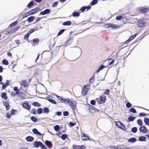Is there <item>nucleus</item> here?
<instances>
[{"mask_svg": "<svg viewBox=\"0 0 149 149\" xmlns=\"http://www.w3.org/2000/svg\"><path fill=\"white\" fill-rule=\"evenodd\" d=\"M104 27L106 28L110 27L113 29L119 28L120 27L119 26L116 25L111 24H109L104 25Z\"/></svg>", "mask_w": 149, "mask_h": 149, "instance_id": "nucleus-1", "label": "nucleus"}, {"mask_svg": "<svg viewBox=\"0 0 149 149\" xmlns=\"http://www.w3.org/2000/svg\"><path fill=\"white\" fill-rule=\"evenodd\" d=\"M69 104L74 111L76 109V105L77 103L75 101L70 100L69 103Z\"/></svg>", "mask_w": 149, "mask_h": 149, "instance_id": "nucleus-2", "label": "nucleus"}, {"mask_svg": "<svg viewBox=\"0 0 149 149\" xmlns=\"http://www.w3.org/2000/svg\"><path fill=\"white\" fill-rule=\"evenodd\" d=\"M137 23L139 27H143L146 24V22L144 21V19H140L139 20Z\"/></svg>", "mask_w": 149, "mask_h": 149, "instance_id": "nucleus-3", "label": "nucleus"}, {"mask_svg": "<svg viewBox=\"0 0 149 149\" xmlns=\"http://www.w3.org/2000/svg\"><path fill=\"white\" fill-rule=\"evenodd\" d=\"M89 105V107L88 108V110L90 112L92 113H94L95 112H97L98 111V110L94 107Z\"/></svg>", "mask_w": 149, "mask_h": 149, "instance_id": "nucleus-4", "label": "nucleus"}, {"mask_svg": "<svg viewBox=\"0 0 149 149\" xmlns=\"http://www.w3.org/2000/svg\"><path fill=\"white\" fill-rule=\"evenodd\" d=\"M51 10L49 9H46L44 11L41 12L40 14L41 15H45L49 14L51 12Z\"/></svg>", "mask_w": 149, "mask_h": 149, "instance_id": "nucleus-5", "label": "nucleus"}, {"mask_svg": "<svg viewBox=\"0 0 149 149\" xmlns=\"http://www.w3.org/2000/svg\"><path fill=\"white\" fill-rule=\"evenodd\" d=\"M39 10L38 8H35L28 12L30 15H32L37 13Z\"/></svg>", "mask_w": 149, "mask_h": 149, "instance_id": "nucleus-6", "label": "nucleus"}, {"mask_svg": "<svg viewBox=\"0 0 149 149\" xmlns=\"http://www.w3.org/2000/svg\"><path fill=\"white\" fill-rule=\"evenodd\" d=\"M86 85L84 86L81 91V94L82 95H86L87 93L88 90V88L86 87Z\"/></svg>", "mask_w": 149, "mask_h": 149, "instance_id": "nucleus-7", "label": "nucleus"}, {"mask_svg": "<svg viewBox=\"0 0 149 149\" xmlns=\"http://www.w3.org/2000/svg\"><path fill=\"white\" fill-rule=\"evenodd\" d=\"M23 106L27 110H29L31 109V106L27 102H25L23 104Z\"/></svg>", "mask_w": 149, "mask_h": 149, "instance_id": "nucleus-8", "label": "nucleus"}, {"mask_svg": "<svg viewBox=\"0 0 149 149\" xmlns=\"http://www.w3.org/2000/svg\"><path fill=\"white\" fill-rule=\"evenodd\" d=\"M106 97L104 95V96H101L100 97V99L99 101V103L100 104H102L105 102Z\"/></svg>", "mask_w": 149, "mask_h": 149, "instance_id": "nucleus-9", "label": "nucleus"}, {"mask_svg": "<svg viewBox=\"0 0 149 149\" xmlns=\"http://www.w3.org/2000/svg\"><path fill=\"white\" fill-rule=\"evenodd\" d=\"M42 142L39 141H35L34 143V146L36 148H38L40 146Z\"/></svg>", "mask_w": 149, "mask_h": 149, "instance_id": "nucleus-10", "label": "nucleus"}, {"mask_svg": "<svg viewBox=\"0 0 149 149\" xmlns=\"http://www.w3.org/2000/svg\"><path fill=\"white\" fill-rule=\"evenodd\" d=\"M32 132L34 134H37L39 136L42 135L43 136L44 135V134H41L40 132L38 131L37 129L36 128H34L32 130Z\"/></svg>", "mask_w": 149, "mask_h": 149, "instance_id": "nucleus-11", "label": "nucleus"}, {"mask_svg": "<svg viewBox=\"0 0 149 149\" xmlns=\"http://www.w3.org/2000/svg\"><path fill=\"white\" fill-rule=\"evenodd\" d=\"M10 84L9 81L8 80H6V81L5 84H3L2 85V89H4L6 88V87L8 86Z\"/></svg>", "mask_w": 149, "mask_h": 149, "instance_id": "nucleus-12", "label": "nucleus"}, {"mask_svg": "<svg viewBox=\"0 0 149 149\" xmlns=\"http://www.w3.org/2000/svg\"><path fill=\"white\" fill-rule=\"evenodd\" d=\"M7 101H5L3 102V105L5 106L6 110H8L9 109L10 107L8 102H7Z\"/></svg>", "mask_w": 149, "mask_h": 149, "instance_id": "nucleus-13", "label": "nucleus"}, {"mask_svg": "<svg viewBox=\"0 0 149 149\" xmlns=\"http://www.w3.org/2000/svg\"><path fill=\"white\" fill-rule=\"evenodd\" d=\"M82 139L83 141H88L89 139V136L84 134H82Z\"/></svg>", "mask_w": 149, "mask_h": 149, "instance_id": "nucleus-14", "label": "nucleus"}, {"mask_svg": "<svg viewBox=\"0 0 149 149\" xmlns=\"http://www.w3.org/2000/svg\"><path fill=\"white\" fill-rule=\"evenodd\" d=\"M45 143L46 145L49 147L50 148H51L52 147V144L51 141L48 140H46L45 141Z\"/></svg>", "mask_w": 149, "mask_h": 149, "instance_id": "nucleus-15", "label": "nucleus"}, {"mask_svg": "<svg viewBox=\"0 0 149 149\" xmlns=\"http://www.w3.org/2000/svg\"><path fill=\"white\" fill-rule=\"evenodd\" d=\"M21 85L24 86V87L28 86V84L26 80H23L20 83Z\"/></svg>", "mask_w": 149, "mask_h": 149, "instance_id": "nucleus-16", "label": "nucleus"}, {"mask_svg": "<svg viewBox=\"0 0 149 149\" xmlns=\"http://www.w3.org/2000/svg\"><path fill=\"white\" fill-rule=\"evenodd\" d=\"M114 149H127V148L123 145H120L118 147L115 146Z\"/></svg>", "mask_w": 149, "mask_h": 149, "instance_id": "nucleus-17", "label": "nucleus"}, {"mask_svg": "<svg viewBox=\"0 0 149 149\" xmlns=\"http://www.w3.org/2000/svg\"><path fill=\"white\" fill-rule=\"evenodd\" d=\"M26 140L29 142H31L34 140V138L31 136L26 137Z\"/></svg>", "mask_w": 149, "mask_h": 149, "instance_id": "nucleus-18", "label": "nucleus"}, {"mask_svg": "<svg viewBox=\"0 0 149 149\" xmlns=\"http://www.w3.org/2000/svg\"><path fill=\"white\" fill-rule=\"evenodd\" d=\"M70 100L68 98H66L65 99L64 98H63L61 100V102H63L65 103H69Z\"/></svg>", "mask_w": 149, "mask_h": 149, "instance_id": "nucleus-19", "label": "nucleus"}, {"mask_svg": "<svg viewBox=\"0 0 149 149\" xmlns=\"http://www.w3.org/2000/svg\"><path fill=\"white\" fill-rule=\"evenodd\" d=\"M123 124L120 121H116V125L119 128H120L121 127V126L123 125Z\"/></svg>", "mask_w": 149, "mask_h": 149, "instance_id": "nucleus-20", "label": "nucleus"}, {"mask_svg": "<svg viewBox=\"0 0 149 149\" xmlns=\"http://www.w3.org/2000/svg\"><path fill=\"white\" fill-rule=\"evenodd\" d=\"M35 17L34 16H31L27 18V21L29 22H31L35 19Z\"/></svg>", "mask_w": 149, "mask_h": 149, "instance_id": "nucleus-21", "label": "nucleus"}, {"mask_svg": "<svg viewBox=\"0 0 149 149\" xmlns=\"http://www.w3.org/2000/svg\"><path fill=\"white\" fill-rule=\"evenodd\" d=\"M128 141L129 142L133 143L135 142L136 141V139L135 138H131L128 139Z\"/></svg>", "mask_w": 149, "mask_h": 149, "instance_id": "nucleus-22", "label": "nucleus"}, {"mask_svg": "<svg viewBox=\"0 0 149 149\" xmlns=\"http://www.w3.org/2000/svg\"><path fill=\"white\" fill-rule=\"evenodd\" d=\"M72 15L73 17H78L80 15V13L78 12H74L72 14Z\"/></svg>", "mask_w": 149, "mask_h": 149, "instance_id": "nucleus-23", "label": "nucleus"}, {"mask_svg": "<svg viewBox=\"0 0 149 149\" xmlns=\"http://www.w3.org/2000/svg\"><path fill=\"white\" fill-rule=\"evenodd\" d=\"M72 22L70 21H68L65 22H64L63 23V25L64 26H70L71 25Z\"/></svg>", "mask_w": 149, "mask_h": 149, "instance_id": "nucleus-24", "label": "nucleus"}, {"mask_svg": "<svg viewBox=\"0 0 149 149\" xmlns=\"http://www.w3.org/2000/svg\"><path fill=\"white\" fill-rule=\"evenodd\" d=\"M1 96L2 98L4 99L5 100H6L7 99V96L6 93H2Z\"/></svg>", "mask_w": 149, "mask_h": 149, "instance_id": "nucleus-25", "label": "nucleus"}, {"mask_svg": "<svg viewBox=\"0 0 149 149\" xmlns=\"http://www.w3.org/2000/svg\"><path fill=\"white\" fill-rule=\"evenodd\" d=\"M104 65L102 64L99 67V68L96 70V72L97 73H98L100 70L104 68Z\"/></svg>", "mask_w": 149, "mask_h": 149, "instance_id": "nucleus-26", "label": "nucleus"}, {"mask_svg": "<svg viewBox=\"0 0 149 149\" xmlns=\"http://www.w3.org/2000/svg\"><path fill=\"white\" fill-rule=\"evenodd\" d=\"M135 117L133 116H130L127 119V120L129 121H132L135 119Z\"/></svg>", "mask_w": 149, "mask_h": 149, "instance_id": "nucleus-27", "label": "nucleus"}, {"mask_svg": "<svg viewBox=\"0 0 149 149\" xmlns=\"http://www.w3.org/2000/svg\"><path fill=\"white\" fill-rule=\"evenodd\" d=\"M140 10L142 13H144L147 12L148 11V10L147 8H143L141 9Z\"/></svg>", "mask_w": 149, "mask_h": 149, "instance_id": "nucleus-28", "label": "nucleus"}, {"mask_svg": "<svg viewBox=\"0 0 149 149\" xmlns=\"http://www.w3.org/2000/svg\"><path fill=\"white\" fill-rule=\"evenodd\" d=\"M43 111L45 113H48L49 112V109L48 108L45 107L43 109Z\"/></svg>", "mask_w": 149, "mask_h": 149, "instance_id": "nucleus-29", "label": "nucleus"}, {"mask_svg": "<svg viewBox=\"0 0 149 149\" xmlns=\"http://www.w3.org/2000/svg\"><path fill=\"white\" fill-rule=\"evenodd\" d=\"M20 26H17L16 27L14 28V29H12L11 30V32L13 33L19 29L20 28Z\"/></svg>", "mask_w": 149, "mask_h": 149, "instance_id": "nucleus-30", "label": "nucleus"}, {"mask_svg": "<svg viewBox=\"0 0 149 149\" xmlns=\"http://www.w3.org/2000/svg\"><path fill=\"white\" fill-rule=\"evenodd\" d=\"M144 121L146 125H149V119L146 118H144Z\"/></svg>", "mask_w": 149, "mask_h": 149, "instance_id": "nucleus-31", "label": "nucleus"}, {"mask_svg": "<svg viewBox=\"0 0 149 149\" xmlns=\"http://www.w3.org/2000/svg\"><path fill=\"white\" fill-rule=\"evenodd\" d=\"M97 0H93L90 3L91 6H94L97 3Z\"/></svg>", "mask_w": 149, "mask_h": 149, "instance_id": "nucleus-32", "label": "nucleus"}, {"mask_svg": "<svg viewBox=\"0 0 149 149\" xmlns=\"http://www.w3.org/2000/svg\"><path fill=\"white\" fill-rule=\"evenodd\" d=\"M146 138L144 136H140L139 138V140L140 141H145Z\"/></svg>", "mask_w": 149, "mask_h": 149, "instance_id": "nucleus-33", "label": "nucleus"}, {"mask_svg": "<svg viewBox=\"0 0 149 149\" xmlns=\"http://www.w3.org/2000/svg\"><path fill=\"white\" fill-rule=\"evenodd\" d=\"M43 110L41 108H39L38 109L37 111V113L38 114H40L42 113Z\"/></svg>", "mask_w": 149, "mask_h": 149, "instance_id": "nucleus-34", "label": "nucleus"}, {"mask_svg": "<svg viewBox=\"0 0 149 149\" xmlns=\"http://www.w3.org/2000/svg\"><path fill=\"white\" fill-rule=\"evenodd\" d=\"M31 119L34 123H36L38 121L37 119L34 116H32L31 117Z\"/></svg>", "mask_w": 149, "mask_h": 149, "instance_id": "nucleus-35", "label": "nucleus"}, {"mask_svg": "<svg viewBox=\"0 0 149 149\" xmlns=\"http://www.w3.org/2000/svg\"><path fill=\"white\" fill-rule=\"evenodd\" d=\"M76 48V50L80 54V56H81L82 54V50L81 49L78 47H77Z\"/></svg>", "mask_w": 149, "mask_h": 149, "instance_id": "nucleus-36", "label": "nucleus"}, {"mask_svg": "<svg viewBox=\"0 0 149 149\" xmlns=\"http://www.w3.org/2000/svg\"><path fill=\"white\" fill-rule=\"evenodd\" d=\"M13 90L16 92V94L18 95L19 94V90L17 87H15L13 88Z\"/></svg>", "mask_w": 149, "mask_h": 149, "instance_id": "nucleus-37", "label": "nucleus"}, {"mask_svg": "<svg viewBox=\"0 0 149 149\" xmlns=\"http://www.w3.org/2000/svg\"><path fill=\"white\" fill-rule=\"evenodd\" d=\"M54 129L55 131L58 132L60 129L59 125H56L54 127Z\"/></svg>", "mask_w": 149, "mask_h": 149, "instance_id": "nucleus-38", "label": "nucleus"}, {"mask_svg": "<svg viewBox=\"0 0 149 149\" xmlns=\"http://www.w3.org/2000/svg\"><path fill=\"white\" fill-rule=\"evenodd\" d=\"M137 130V129L136 127H134L131 129V131L133 133H136Z\"/></svg>", "mask_w": 149, "mask_h": 149, "instance_id": "nucleus-39", "label": "nucleus"}, {"mask_svg": "<svg viewBox=\"0 0 149 149\" xmlns=\"http://www.w3.org/2000/svg\"><path fill=\"white\" fill-rule=\"evenodd\" d=\"M33 105L35 106L40 107L41 106V105L40 104L37 102H34L33 103Z\"/></svg>", "mask_w": 149, "mask_h": 149, "instance_id": "nucleus-40", "label": "nucleus"}, {"mask_svg": "<svg viewBox=\"0 0 149 149\" xmlns=\"http://www.w3.org/2000/svg\"><path fill=\"white\" fill-rule=\"evenodd\" d=\"M142 131L143 132V133H145L147 132V129L146 127L145 126H142Z\"/></svg>", "mask_w": 149, "mask_h": 149, "instance_id": "nucleus-41", "label": "nucleus"}, {"mask_svg": "<svg viewBox=\"0 0 149 149\" xmlns=\"http://www.w3.org/2000/svg\"><path fill=\"white\" fill-rule=\"evenodd\" d=\"M68 137L67 135L65 134H63L61 137V139L63 140H64Z\"/></svg>", "mask_w": 149, "mask_h": 149, "instance_id": "nucleus-42", "label": "nucleus"}, {"mask_svg": "<svg viewBox=\"0 0 149 149\" xmlns=\"http://www.w3.org/2000/svg\"><path fill=\"white\" fill-rule=\"evenodd\" d=\"M17 24V21H16L15 22H13L11 24L9 25V27H11L15 26Z\"/></svg>", "mask_w": 149, "mask_h": 149, "instance_id": "nucleus-43", "label": "nucleus"}, {"mask_svg": "<svg viewBox=\"0 0 149 149\" xmlns=\"http://www.w3.org/2000/svg\"><path fill=\"white\" fill-rule=\"evenodd\" d=\"M2 63L3 64L6 65H7L8 64V61L6 59H3V60Z\"/></svg>", "mask_w": 149, "mask_h": 149, "instance_id": "nucleus-44", "label": "nucleus"}, {"mask_svg": "<svg viewBox=\"0 0 149 149\" xmlns=\"http://www.w3.org/2000/svg\"><path fill=\"white\" fill-rule=\"evenodd\" d=\"M33 3L32 1H30L27 5V6L28 8H30L33 5Z\"/></svg>", "mask_w": 149, "mask_h": 149, "instance_id": "nucleus-45", "label": "nucleus"}, {"mask_svg": "<svg viewBox=\"0 0 149 149\" xmlns=\"http://www.w3.org/2000/svg\"><path fill=\"white\" fill-rule=\"evenodd\" d=\"M48 100L50 102L53 104H56L57 103L54 100L49 99H48Z\"/></svg>", "mask_w": 149, "mask_h": 149, "instance_id": "nucleus-46", "label": "nucleus"}, {"mask_svg": "<svg viewBox=\"0 0 149 149\" xmlns=\"http://www.w3.org/2000/svg\"><path fill=\"white\" fill-rule=\"evenodd\" d=\"M120 128L121 129V130H123V131H124L125 132H127V130H126V129L125 128V126L123 124V125L121 126V127H120Z\"/></svg>", "mask_w": 149, "mask_h": 149, "instance_id": "nucleus-47", "label": "nucleus"}, {"mask_svg": "<svg viewBox=\"0 0 149 149\" xmlns=\"http://www.w3.org/2000/svg\"><path fill=\"white\" fill-rule=\"evenodd\" d=\"M65 31V29H62L58 33L57 35L59 36L61 35Z\"/></svg>", "mask_w": 149, "mask_h": 149, "instance_id": "nucleus-48", "label": "nucleus"}, {"mask_svg": "<svg viewBox=\"0 0 149 149\" xmlns=\"http://www.w3.org/2000/svg\"><path fill=\"white\" fill-rule=\"evenodd\" d=\"M130 111L133 113H136V111L135 109L133 108H131L130 109Z\"/></svg>", "mask_w": 149, "mask_h": 149, "instance_id": "nucleus-49", "label": "nucleus"}, {"mask_svg": "<svg viewBox=\"0 0 149 149\" xmlns=\"http://www.w3.org/2000/svg\"><path fill=\"white\" fill-rule=\"evenodd\" d=\"M137 124L141 126L142 125V122L140 119H138L137 121Z\"/></svg>", "mask_w": 149, "mask_h": 149, "instance_id": "nucleus-50", "label": "nucleus"}, {"mask_svg": "<svg viewBox=\"0 0 149 149\" xmlns=\"http://www.w3.org/2000/svg\"><path fill=\"white\" fill-rule=\"evenodd\" d=\"M126 107L127 108H130L132 107V104L129 102H127L126 104Z\"/></svg>", "mask_w": 149, "mask_h": 149, "instance_id": "nucleus-51", "label": "nucleus"}, {"mask_svg": "<svg viewBox=\"0 0 149 149\" xmlns=\"http://www.w3.org/2000/svg\"><path fill=\"white\" fill-rule=\"evenodd\" d=\"M17 110H16L13 109L11 112V114L12 115H14L15 114V112H17Z\"/></svg>", "mask_w": 149, "mask_h": 149, "instance_id": "nucleus-52", "label": "nucleus"}, {"mask_svg": "<svg viewBox=\"0 0 149 149\" xmlns=\"http://www.w3.org/2000/svg\"><path fill=\"white\" fill-rule=\"evenodd\" d=\"M39 41V40L38 38L34 39L33 40V42L34 43H36L38 42Z\"/></svg>", "mask_w": 149, "mask_h": 149, "instance_id": "nucleus-53", "label": "nucleus"}, {"mask_svg": "<svg viewBox=\"0 0 149 149\" xmlns=\"http://www.w3.org/2000/svg\"><path fill=\"white\" fill-rule=\"evenodd\" d=\"M94 76L92 77L89 79V82L90 83H93L94 82Z\"/></svg>", "mask_w": 149, "mask_h": 149, "instance_id": "nucleus-54", "label": "nucleus"}, {"mask_svg": "<svg viewBox=\"0 0 149 149\" xmlns=\"http://www.w3.org/2000/svg\"><path fill=\"white\" fill-rule=\"evenodd\" d=\"M76 125V123H72V122H70L69 123V126L70 127H72L74 125Z\"/></svg>", "mask_w": 149, "mask_h": 149, "instance_id": "nucleus-55", "label": "nucleus"}, {"mask_svg": "<svg viewBox=\"0 0 149 149\" xmlns=\"http://www.w3.org/2000/svg\"><path fill=\"white\" fill-rule=\"evenodd\" d=\"M86 7H85V6H83L80 8V10L81 11V12H83L86 10Z\"/></svg>", "mask_w": 149, "mask_h": 149, "instance_id": "nucleus-56", "label": "nucleus"}, {"mask_svg": "<svg viewBox=\"0 0 149 149\" xmlns=\"http://www.w3.org/2000/svg\"><path fill=\"white\" fill-rule=\"evenodd\" d=\"M69 114V112L68 111H65L63 112V115L64 116H67Z\"/></svg>", "mask_w": 149, "mask_h": 149, "instance_id": "nucleus-57", "label": "nucleus"}, {"mask_svg": "<svg viewBox=\"0 0 149 149\" xmlns=\"http://www.w3.org/2000/svg\"><path fill=\"white\" fill-rule=\"evenodd\" d=\"M41 148L42 149H47L46 147L42 143L40 146Z\"/></svg>", "mask_w": 149, "mask_h": 149, "instance_id": "nucleus-58", "label": "nucleus"}, {"mask_svg": "<svg viewBox=\"0 0 149 149\" xmlns=\"http://www.w3.org/2000/svg\"><path fill=\"white\" fill-rule=\"evenodd\" d=\"M122 18V15H119V16H116V19L117 20H120Z\"/></svg>", "mask_w": 149, "mask_h": 149, "instance_id": "nucleus-59", "label": "nucleus"}, {"mask_svg": "<svg viewBox=\"0 0 149 149\" xmlns=\"http://www.w3.org/2000/svg\"><path fill=\"white\" fill-rule=\"evenodd\" d=\"M29 15H30L29 14V12H28L27 13H26V14H25L23 15V18H25V17H28V16H29Z\"/></svg>", "mask_w": 149, "mask_h": 149, "instance_id": "nucleus-60", "label": "nucleus"}, {"mask_svg": "<svg viewBox=\"0 0 149 149\" xmlns=\"http://www.w3.org/2000/svg\"><path fill=\"white\" fill-rule=\"evenodd\" d=\"M146 114L144 112H142L139 113V115L140 116H146Z\"/></svg>", "mask_w": 149, "mask_h": 149, "instance_id": "nucleus-61", "label": "nucleus"}, {"mask_svg": "<svg viewBox=\"0 0 149 149\" xmlns=\"http://www.w3.org/2000/svg\"><path fill=\"white\" fill-rule=\"evenodd\" d=\"M31 113H33L34 114H36V110L35 109H32L31 110Z\"/></svg>", "mask_w": 149, "mask_h": 149, "instance_id": "nucleus-62", "label": "nucleus"}, {"mask_svg": "<svg viewBox=\"0 0 149 149\" xmlns=\"http://www.w3.org/2000/svg\"><path fill=\"white\" fill-rule=\"evenodd\" d=\"M95 100H92L90 102L91 104L92 105H94L95 103Z\"/></svg>", "mask_w": 149, "mask_h": 149, "instance_id": "nucleus-63", "label": "nucleus"}, {"mask_svg": "<svg viewBox=\"0 0 149 149\" xmlns=\"http://www.w3.org/2000/svg\"><path fill=\"white\" fill-rule=\"evenodd\" d=\"M78 149H84V145L78 146Z\"/></svg>", "mask_w": 149, "mask_h": 149, "instance_id": "nucleus-64", "label": "nucleus"}]
</instances>
